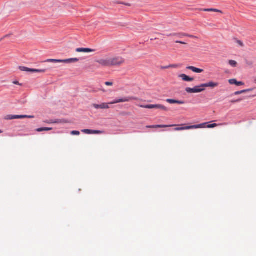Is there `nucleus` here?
<instances>
[{
    "mask_svg": "<svg viewBox=\"0 0 256 256\" xmlns=\"http://www.w3.org/2000/svg\"><path fill=\"white\" fill-rule=\"evenodd\" d=\"M102 66L110 67L112 66H120L124 64L125 60L121 56H115L107 58H102L96 60Z\"/></svg>",
    "mask_w": 256,
    "mask_h": 256,
    "instance_id": "nucleus-1",
    "label": "nucleus"
},
{
    "mask_svg": "<svg viewBox=\"0 0 256 256\" xmlns=\"http://www.w3.org/2000/svg\"><path fill=\"white\" fill-rule=\"evenodd\" d=\"M139 98L134 96H128L116 100L109 103H102L100 104H94L92 106L96 109H108L110 108L109 104H113L120 102H128L132 100H138Z\"/></svg>",
    "mask_w": 256,
    "mask_h": 256,
    "instance_id": "nucleus-2",
    "label": "nucleus"
},
{
    "mask_svg": "<svg viewBox=\"0 0 256 256\" xmlns=\"http://www.w3.org/2000/svg\"><path fill=\"white\" fill-rule=\"evenodd\" d=\"M206 123H203V124H196V125L176 128H174V130L180 131V130H192V129L204 128L205 127V126L206 125Z\"/></svg>",
    "mask_w": 256,
    "mask_h": 256,
    "instance_id": "nucleus-3",
    "label": "nucleus"
},
{
    "mask_svg": "<svg viewBox=\"0 0 256 256\" xmlns=\"http://www.w3.org/2000/svg\"><path fill=\"white\" fill-rule=\"evenodd\" d=\"M79 60L78 58H71L66 60L48 59L46 62H58V63H74Z\"/></svg>",
    "mask_w": 256,
    "mask_h": 256,
    "instance_id": "nucleus-4",
    "label": "nucleus"
},
{
    "mask_svg": "<svg viewBox=\"0 0 256 256\" xmlns=\"http://www.w3.org/2000/svg\"><path fill=\"white\" fill-rule=\"evenodd\" d=\"M205 90L204 87H202V84L200 86H196L194 88H186V91L189 94L200 93Z\"/></svg>",
    "mask_w": 256,
    "mask_h": 256,
    "instance_id": "nucleus-5",
    "label": "nucleus"
},
{
    "mask_svg": "<svg viewBox=\"0 0 256 256\" xmlns=\"http://www.w3.org/2000/svg\"><path fill=\"white\" fill-rule=\"evenodd\" d=\"M140 108H145L152 109V108H157L160 109L164 111H168V109L163 105L162 104H149V105H140Z\"/></svg>",
    "mask_w": 256,
    "mask_h": 256,
    "instance_id": "nucleus-6",
    "label": "nucleus"
},
{
    "mask_svg": "<svg viewBox=\"0 0 256 256\" xmlns=\"http://www.w3.org/2000/svg\"><path fill=\"white\" fill-rule=\"evenodd\" d=\"M34 116L27 115H7L5 116L4 119L7 120H11L14 119H22L24 118H34Z\"/></svg>",
    "mask_w": 256,
    "mask_h": 256,
    "instance_id": "nucleus-7",
    "label": "nucleus"
},
{
    "mask_svg": "<svg viewBox=\"0 0 256 256\" xmlns=\"http://www.w3.org/2000/svg\"><path fill=\"white\" fill-rule=\"evenodd\" d=\"M19 70L23 72H42L44 73L46 72V69H34L30 68L25 66H19Z\"/></svg>",
    "mask_w": 256,
    "mask_h": 256,
    "instance_id": "nucleus-8",
    "label": "nucleus"
},
{
    "mask_svg": "<svg viewBox=\"0 0 256 256\" xmlns=\"http://www.w3.org/2000/svg\"><path fill=\"white\" fill-rule=\"evenodd\" d=\"M167 36H178L179 38H182V36H187V37L194 38H197V37L196 36H194L192 35H190V34H186V33H173V34H170L167 35Z\"/></svg>",
    "mask_w": 256,
    "mask_h": 256,
    "instance_id": "nucleus-9",
    "label": "nucleus"
},
{
    "mask_svg": "<svg viewBox=\"0 0 256 256\" xmlns=\"http://www.w3.org/2000/svg\"><path fill=\"white\" fill-rule=\"evenodd\" d=\"M218 86V82H214L212 81L209 82H208L202 84V87L208 88L210 87L211 88H214Z\"/></svg>",
    "mask_w": 256,
    "mask_h": 256,
    "instance_id": "nucleus-10",
    "label": "nucleus"
},
{
    "mask_svg": "<svg viewBox=\"0 0 256 256\" xmlns=\"http://www.w3.org/2000/svg\"><path fill=\"white\" fill-rule=\"evenodd\" d=\"M82 132L84 134H102L103 133V132L100 130H88V129H84L82 130Z\"/></svg>",
    "mask_w": 256,
    "mask_h": 256,
    "instance_id": "nucleus-11",
    "label": "nucleus"
},
{
    "mask_svg": "<svg viewBox=\"0 0 256 256\" xmlns=\"http://www.w3.org/2000/svg\"><path fill=\"white\" fill-rule=\"evenodd\" d=\"M176 126V124L172 125H153V126H146V128H170Z\"/></svg>",
    "mask_w": 256,
    "mask_h": 256,
    "instance_id": "nucleus-12",
    "label": "nucleus"
},
{
    "mask_svg": "<svg viewBox=\"0 0 256 256\" xmlns=\"http://www.w3.org/2000/svg\"><path fill=\"white\" fill-rule=\"evenodd\" d=\"M76 51L78 52H94L95 51L94 49H91L90 48H77L76 50Z\"/></svg>",
    "mask_w": 256,
    "mask_h": 256,
    "instance_id": "nucleus-13",
    "label": "nucleus"
},
{
    "mask_svg": "<svg viewBox=\"0 0 256 256\" xmlns=\"http://www.w3.org/2000/svg\"><path fill=\"white\" fill-rule=\"evenodd\" d=\"M178 78H181L184 82H192L194 80L193 78H190L185 74H180L178 75Z\"/></svg>",
    "mask_w": 256,
    "mask_h": 256,
    "instance_id": "nucleus-14",
    "label": "nucleus"
},
{
    "mask_svg": "<svg viewBox=\"0 0 256 256\" xmlns=\"http://www.w3.org/2000/svg\"><path fill=\"white\" fill-rule=\"evenodd\" d=\"M186 69L191 70L193 72H196V73H201L204 72V70L198 68H196V67H194L192 66H187Z\"/></svg>",
    "mask_w": 256,
    "mask_h": 256,
    "instance_id": "nucleus-15",
    "label": "nucleus"
},
{
    "mask_svg": "<svg viewBox=\"0 0 256 256\" xmlns=\"http://www.w3.org/2000/svg\"><path fill=\"white\" fill-rule=\"evenodd\" d=\"M166 101L169 104H182L185 103V102L183 100H176L173 99H167Z\"/></svg>",
    "mask_w": 256,
    "mask_h": 256,
    "instance_id": "nucleus-16",
    "label": "nucleus"
},
{
    "mask_svg": "<svg viewBox=\"0 0 256 256\" xmlns=\"http://www.w3.org/2000/svg\"><path fill=\"white\" fill-rule=\"evenodd\" d=\"M166 101L169 104H182L185 103V102L183 100H176L173 99H167Z\"/></svg>",
    "mask_w": 256,
    "mask_h": 256,
    "instance_id": "nucleus-17",
    "label": "nucleus"
},
{
    "mask_svg": "<svg viewBox=\"0 0 256 256\" xmlns=\"http://www.w3.org/2000/svg\"><path fill=\"white\" fill-rule=\"evenodd\" d=\"M229 83L231 84H236L238 86H242L244 83L242 82H238L236 79H230L228 80Z\"/></svg>",
    "mask_w": 256,
    "mask_h": 256,
    "instance_id": "nucleus-18",
    "label": "nucleus"
},
{
    "mask_svg": "<svg viewBox=\"0 0 256 256\" xmlns=\"http://www.w3.org/2000/svg\"><path fill=\"white\" fill-rule=\"evenodd\" d=\"M201 10L204 12H220V13H222V12L218 10L215 9V8H204V9H200Z\"/></svg>",
    "mask_w": 256,
    "mask_h": 256,
    "instance_id": "nucleus-19",
    "label": "nucleus"
},
{
    "mask_svg": "<svg viewBox=\"0 0 256 256\" xmlns=\"http://www.w3.org/2000/svg\"><path fill=\"white\" fill-rule=\"evenodd\" d=\"M226 124H208L207 126L208 128H214L218 126H222V125H226Z\"/></svg>",
    "mask_w": 256,
    "mask_h": 256,
    "instance_id": "nucleus-20",
    "label": "nucleus"
},
{
    "mask_svg": "<svg viewBox=\"0 0 256 256\" xmlns=\"http://www.w3.org/2000/svg\"><path fill=\"white\" fill-rule=\"evenodd\" d=\"M52 130V128H38L36 130V131L38 132H41L42 131H48L50 130Z\"/></svg>",
    "mask_w": 256,
    "mask_h": 256,
    "instance_id": "nucleus-21",
    "label": "nucleus"
},
{
    "mask_svg": "<svg viewBox=\"0 0 256 256\" xmlns=\"http://www.w3.org/2000/svg\"><path fill=\"white\" fill-rule=\"evenodd\" d=\"M228 64L232 67H236L237 66V62L234 60H230Z\"/></svg>",
    "mask_w": 256,
    "mask_h": 256,
    "instance_id": "nucleus-22",
    "label": "nucleus"
},
{
    "mask_svg": "<svg viewBox=\"0 0 256 256\" xmlns=\"http://www.w3.org/2000/svg\"><path fill=\"white\" fill-rule=\"evenodd\" d=\"M180 67V65L178 64H170L168 68H178Z\"/></svg>",
    "mask_w": 256,
    "mask_h": 256,
    "instance_id": "nucleus-23",
    "label": "nucleus"
},
{
    "mask_svg": "<svg viewBox=\"0 0 256 256\" xmlns=\"http://www.w3.org/2000/svg\"><path fill=\"white\" fill-rule=\"evenodd\" d=\"M247 91H249V90H242L241 91H238V92H235L234 94L235 95L240 94H243Z\"/></svg>",
    "mask_w": 256,
    "mask_h": 256,
    "instance_id": "nucleus-24",
    "label": "nucleus"
},
{
    "mask_svg": "<svg viewBox=\"0 0 256 256\" xmlns=\"http://www.w3.org/2000/svg\"><path fill=\"white\" fill-rule=\"evenodd\" d=\"M70 134H71L72 135H76V136H78L80 135V132L79 131H77V130H72L70 132Z\"/></svg>",
    "mask_w": 256,
    "mask_h": 256,
    "instance_id": "nucleus-25",
    "label": "nucleus"
},
{
    "mask_svg": "<svg viewBox=\"0 0 256 256\" xmlns=\"http://www.w3.org/2000/svg\"><path fill=\"white\" fill-rule=\"evenodd\" d=\"M236 42L237 44H238L240 46H244V44L242 41L238 40H236Z\"/></svg>",
    "mask_w": 256,
    "mask_h": 256,
    "instance_id": "nucleus-26",
    "label": "nucleus"
},
{
    "mask_svg": "<svg viewBox=\"0 0 256 256\" xmlns=\"http://www.w3.org/2000/svg\"><path fill=\"white\" fill-rule=\"evenodd\" d=\"M105 84L107 86H112L113 85V83L112 82H105Z\"/></svg>",
    "mask_w": 256,
    "mask_h": 256,
    "instance_id": "nucleus-27",
    "label": "nucleus"
},
{
    "mask_svg": "<svg viewBox=\"0 0 256 256\" xmlns=\"http://www.w3.org/2000/svg\"><path fill=\"white\" fill-rule=\"evenodd\" d=\"M60 122H62V121L60 120V121H57V122H50V123H60ZM62 122H65V123H66V122H66V121L63 120V121H62Z\"/></svg>",
    "mask_w": 256,
    "mask_h": 256,
    "instance_id": "nucleus-28",
    "label": "nucleus"
},
{
    "mask_svg": "<svg viewBox=\"0 0 256 256\" xmlns=\"http://www.w3.org/2000/svg\"><path fill=\"white\" fill-rule=\"evenodd\" d=\"M240 101V100H231V102L235 103V102H239Z\"/></svg>",
    "mask_w": 256,
    "mask_h": 256,
    "instance_id": "nucleus-29",
    "label": "nucleus"
},
{
    "mask_svg": "<svg viewBox=\"0 0 256 256\" xmlns=\"http://www.w3.org/2000/svg\"><path fill=\"white\" fill-rule=\"evenodd\" d=\"M176 43L183 44H186V42H181V41H176Z\"/></svg>",
    "mask_w": 256,
    "mask_h": 256,
    "instance_id": "nucleus-30",
    "label": "nucleus"
},
{
    "mask_svg": "<svg viewBox=\"0 0 256 256\" xmlns=\"http://www.w3.org/2000/svg\"><path fill=\"white\" fill-rule=\"evenodd\" d=\"M168 66H162V69H168L170 68H168Z\"/></svg>",
    "mask_w": 256,
    "mask_h": 256,
    "instance_id": "nucleus-31",
    "label": "nucleus"
},
{
    "mask_svg": "<svg viewBox=\"0 0 256 256\" xmlns=\"http://www.w3.org/2000/svg\"><path fill=\"white\" fill-rule=\"evenodd\" d=\"M14 83L16 84H18V85H20V84H19V82L17 81H16V82H14Z\"/></svg>",
    "mask_w": 256,
    "mask_h": 256,
    "instance_id": "nucleus-32",
    "label": "nucleus"
},
{
    "mask_svg": "<svg viewBox=\"0 0 256 256\" xmlns=\"http://www.w3.org/2000/svg\"><path fill=\"white\" fill-rule=\"evenodd\" d=\"M254 82L256 84V78L254 79Z\"/></svg>",
    "mask_w": 256,
    "mask_h": 256,
    "instance_id": "nucleus-33",
    "label": "nucleus"
},
{
    "mask_svg": "<svg viewBox=\"0 0 256 256\" xmlns=\"http://www.w3.org/2000/svg\"><path fill=\"white\" fill-rule=\"evenodd\" d=\"M2 132L1 130H0V134H1Z\"/></svg>",
    "mask_w": 256,
    "mask_h": 256,
    "instance_id": "nucleus-34",
    "label": "nucleus"
}]
</instances>
